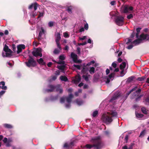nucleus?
I'll list each match as a JSON object with an SVG mask.
<instances>
[{
  "instance_id": "f257e3e1",
  "label": "nucleus",
  "mask_w": 149,
  "mask_h": 149,
  "mask_svg": "<svg viewBox=\"0 0 149 149\" xmlns=\"http://www.w3.org/2000/svg\"><path fill=\"white\" fill-rule=\"evenodd\" d=\"M117 113L115 111L106 112L103 114L101 119L104 122L107 124H109L113 120L111 117H117Z\"/></svg>"
},
{
  "instance_id": "f03ea898",
  "label": "nucleus",
  "mask_w": 149,
  "mask_h": 149,
  "mask_svg": "<svg viewBox=\"0 0 149 149\" xmlns=\"http://www.w3.org/2000/svg\"><path fill=\"white\" fill-rule=\"evenodd\" d=\"M101 138L100 136L93 137L92 138L91 141L94 143V144H87L86 145V147L88 148L94 147L96 149H99L101 147Z\"/></svg>"
},
{
  "instance_id": "7ed1b4c3",
  "label": "nucleus",
  "mask_w": 149,
  "mask_h": 149,
  "mask_svg": "<svg viewBox=\"0 0 149 149\" xmlns=\"http://www.w3.org/2000/svg\"><path fill=\"white\" fill-rule=\"evenodd\" d=\"M48 87L50 88L45 90V91L47 92H52L55 89L57 92H59V93H62L63 92L62 88L60 85H58L55 86L50 85Z\"/></svg>"
},
{
  "instance_id": "20e7f679",
  "label": "nucleus",
  "mask_w": 149,
  "mask_h": 149,
  "mask_svg": "<svg viewBox=\"0 0 149 149\" xmlns=\"http://www.w3.org/2000/svg\"><path fill=\"white\" fill-rule=\"evenodd\" d=\"M73 97V95L72 94H70L68 97H61L60 99V102L61 103H63L65 100H66L67 103H65V107L67 108H69L70 106V103Z\"/></svg>"
},
{
  "instance_id": "39448f33",
  "label": "nucleus",
  "mask_w": 149,
  "mask_h": 149,
  "mask_svg": "<svg viewBox=\"0 0 149 149\" xmlns=\"http://www.w3.org/2000/svg\"><path fill=\"white\" fill-rule=\"evenodd\" d=\"M12 52V51L9 49L8 46L5 45L3 48L2 55L3 57H9L11 56Z\"/></svg>"
},
{
  "instance_id": "423d86ee",
  "label": "nucleus",
  "mask_w": 149,
  "mask_h": 149,
  "mask_svg": "<svg viewBox=\"0 0 149 149\" xmlns=\"http://www.w3.org/2000/svg\"><path fill=\"white\" fill-rule=\"evenodd\" d=\"M115 22L116 24L119 26L122 25L124 22V18L121 16L116 17L115 19Z\"/></svg>"
},
{
  "instance_id": "0eeeda50",
  "label": "nucleus",
  "mask_w": 149,
  "mask_h": 149,
  "mask_svg": "<svg viewBox=\"0 0 149 149\" xmlns=\"http://www.w3.org/2000/svg\"><path fill=\"white\" fill-rule=\"evenodd\" d=\"M133 9V7L126 5L122 7L121 10L123 12L127 13H130V11L132 10Z\"/></svg>"
},
{
  "instance_id": "6e6552de",
  "label": "nucleus",
  "mask_w": 149,
  "mask_h": 149,
  "mask_svg": "<svg viewBox=\"0 0 149 149\" xmlns=\"http://www.w3.org/2000/svg\"><path fill=\"white\" fill-rule=\"evenodd\" d=\"M33 54L35 56H39L40 57L42 56V49L40 48H38L34 50L32 52Z\"/></svg>"
},
{
  "instance_id": "1a4fd4ad",
  "label": "nucleus",
  "mask_w": 149,
  "mask_h": 149,
  "mask_svg": "<svg viewBox=\"0 0 149 149\" xmlns=\"http://www.w3.org/2000/svg\"><path fill=\"white\" fill-rule=\"evenodd\" d=\"M71 57L72 58L74 62L76 63H80L81 62V60H78L77 59V56L73 52H72L71 54Z\"/></svg>"
},
{
  "instance_id": "9d476101",
  "label": "nucleus",
  "mask_w": 149,
  "mask_h": 149,
  "mask_svg": "<svg viewBox=\"0 0 149 149\" xmlns=\"http://www.w3.org/2000/svg\"><path fill=\"white\" fill-rule=\"evenodd\" d=\"M26 65L28 67L34 66L36 65V62L32 58H30L28 62H25Z\"/></svg>"
},
{
  "instance_id": "9b49d317",
  "label": "nucleus",
  "mask_w": 149,
  "mask_h": 149,
  "mask_svg": "<svg viewBox=\"0 0 149 149\" xmlns=\"http://www.w3.org/2000/svg\"><path fill=\"white\" fill-rule=\"evenodd\" d=\"M3 143L6 144L7 147H9L11 146L10 143L13 141V139L11 138H9L8 139L7 138L5 137L3 140Z\"/></svg>"
},
{
  "instance_id": "f8f14e48",
  "label": "nucleus",
  "mask_w": 149,
  "mask_h": 149,
  "mask_svg": "<svg viewBox=\"0 0 149 149\" xmlns=\"http://www.w3.org/2000/svg\"><path fill=\"white\" fill-rule=\"evenodd\" d=\"M81 80V76L78 74L74 78H72V81L75 84H77L80 82Z\"/></svg>"
},
{
  "instance_id": "ddd939ff",
  "label": "nucleus",
  "mask_w": 149,
  "mask_h": 149,
  "mask_svg": "<svg viewBox=\"0 0 149 149\" xmlns=\"http://www.w3.org/2000/svg\"><path fill=\"white\" fill-rule=\"evenodd\" d=\"M114 73H112L109 75V77H106L104 78L106 83L108 84L110 82L109 79H111V78H113L114 77Z\"/></svg>"
},
{
  "instance_id": "4468645a",
  "label": "nucleus",
  "mask_w": 149,
  "mask_h": 149,
  "mask_svg": "<svg viewBox=\"0 0 149 149\" xmlns=\"http://www.w3.org/2000/svg\"><path fill=\"white\" fill-rule=\"evenodd\" d=\"M126 65V63L125 62H123L120 65V69L122 70L121 72V76H123L124 75V74H122L124 72V69L125 68Z\"/></svg>"
},
{
  "instance_id": "2eb2a0df",
  "label": "nucleus",
  "mask_w": 149,
  "mask_h": 149,
  "mask_svg": "<svg viewBox=\"0 0 149 149\" xmlns=\"http://www.w3.org/2000/svg\"><path fill=\"white\" fill-rule=\"evenodd\" d=\"M25 48V46L24 45L22 44L18 45L17 46V53L19 54L22 52V49H24Z\"/></svg>"
},
{
  "instance_id": "dca6fc26",
  "label": "nucleus",
  "mask_w": 149,
  "mask_h": 149,
  "mask_svg": "<svg viewBox=\"0 0 149 149\" xmlns=\"http://www.w3.org/2000/svg\"><path fill=\"white\" fill-rule=\"evenodd\" d=\"M65 58V56L63 55H60L59 57V59L60 60H64ZM53 61H54L56 62L54 60H53ZM56 63L59 64H64V62L63 61H59L58 62H56Z\"/></svg>"
},
{
  "instance_id": "f3484780",
  "label": "nucleus",
  "mask_w": 149,
  "mask_h": 149,
  "mask_svg": "<svg viewBox=\"0 0 149 149\" xmlns=\"http://www.w3.org/2000/svg\"><path fill=\"white\" fill-rule=\"evenodd\" d=\"M140 38L141 39L143 40H149V35L148 34H142L140 36Z\"/></svg>"
},
{
  "instance_id": "a211bd4d",
  "label": "nucleus",
  "mask_w": 149,
  "mask_h": 149,
  "mask_svg": "<svg viewBox=\"0 0 149 149\" xmlns=\"http://www.w3.org/2000/svg\"><path fill=\"white\" fill-rule=\"evenodd\" d=\"M56 42L57 45H60L59 43V41L60 40L61 37V35L59 33H56Z\"/></svg>"
},
{
  "instance_id": "6ab92c4d",
  "label": "nucleus",
  "mask_w": 149,
  "mask_h": 149,
  "mask_svg": "<svg viewBox=\"0 0 149 149\" xmlns=\"http://www.w3.org/2000/svg\"><path fill=\"white\" fill-rule=\"evenodd\" d=\"M38 7V4L36 2L32 3L29 7V9H31L33 8H34V10L35 11L37 9Z\"/></svg>"
},
{
  "instance_id": "aec40b11",
  "label": "nucleus",
  "mask_w": 149,
  "mask_h": 149,
  "mask_svg": "<svg viewBox=\"0 0 149 149\" xmlns=\"http://www.w3.org/2000/svg\"><path fill=\"white\" fill-rule=\"evenodd\" d=\"M58 47L57 49H55L54 51V53L55 54H58L61 50V47L60 45H57Z\"/></svg>"
},
{
  "instance_id": "412c9836",
  "label": "nucleus",
  "mask_w": 149,
  "mask_h": 149,
  "mask_svg": "<svg viewBox=\"0 0 149 149\" xmlns=\"http://www.w3.org/2000/svg\"><path fill=\"white\" fill-rule=\"evenodd\" d=\"M143 40L141 39L140 37L139 38L134 40L132 42V43L134 44L135 45H137L142 42Z\"/></svg>"
},
{
  "instance_id": "4be33fe9",
  "label": "nucleus",
  "mask_w": 149,
  "mask_h": 149,
  "mask_svg": "<svg viewBox=\"0 0 149 149\" xmlns=\"http://www.w3.org/2000/svg\"><path fill=\"white\" fill-rule=\"evenodd\" d=\"M5 83L2 81L0 82V89L1 88L3 90H6L7 89V87L5 86Z\"/></svg>"
},
{
  "instance_id": "5701e85b",
  "label": "nucleus",
  "mask_w": 149,
  "mask_h": 149,
  "mask_svg": "<svg viewBox=\"0 0 149 149\" xmlns=\"http://www.w3.org/2000/svg\"><path fill=\"white\" fill-rule=\"evenodd\" d=\"M74 145V142H71L70 143H65L64 145V147L65 148H70L72 147Z\"/></svg>"
},
{
  "instance_id": "b1692460",
  "label": "nucleus",
  "mask_w": 149,
  "mask_h": 149,
  "mask_svg": "<svg viewBox=\"0 0 149 149\" xmlns=\"http://www.w3.org/2000/svg\"><path fill=\"white\" fill-rule=\"evenodd\" d=\"M45 31L43 28L42 27L41 28V31L39 33L38 39L40 40L42 34H44Z\"/></svg>"
},
{
  "instance_id": "393cba45",
  "label": "nucleus",
  "mask_w": 149,
  "mask_h": 149,
  "mask_svg": "<svg viewBox=\"0 0 149 149\" xmlns=\"http://www.w3.org/2000/svg\"><path fill=\"white\" fill-rule=\"evenodd\" d=\"M60 79L61 81H67L68 80L67 77L64 76H61L60 77Z\"/></svg>"
},
{
  "instance_id": "a878e982",
  "label": "nucleus",
  "mask_w": 149,
  "mask_h": 149,
  "mask_svg": "<svg viewBox=\"0 0 149 149\" xmlns=\"http://www.w3.org/2000/svg\"><path fill=\"white\" fill-rule=\"evenodd\" d=\"M58 68L61 70H63L65 67V65H58Z\"/></svg>"
},
{
  "instance_id": "bb28decb",
  "label": "nucleus",
  "mask_w": 149,
  "mask_h": 149,
  "mask_svg": "<svg viewBox=\"0 0 149 149\" xmlns=\"http://www.w3.org/2000/svg\"><path fill=\"white\" fill-rule=\"evenodd\" d=\"M141 28H138L136 29V38H139V33L140 31L141 30Z\"/></svg>"
},
{
  "instance_id": "cd10ccee",
  "label": "nucleus",
  "mask_w": 149,
  "mask_h": 149,
  "mask_svg": "<svg viewBox=\"0 0 149 149\" xmlns=\"http://www.w3.org/2000/svg\"><path fill=\"white\" fill-rule=\"evenodd\" d=\"M76 102L79 105H81L83 103V102L80 100H76Z\"/></svg>"
},
{
  "instance_id": "c85d7f7f",
  "label": "nucleus",
  "mask_w": 149,
  "mask_h": 149,
  "mask_svg": "<svg viewBox=\"0 0 149 149\" xmlns=\"http://www.w3.org/2000/svg\"><path fill=\"white\" fill-rule=\"evenodd\" d=\"M89 72L91 74H93L95 72V68L93 67H90Z\"/></svg>"
},
{
  "instance_id": "c756f323",
  "label": "nucleus",
  "mask_w": 149,
  "mask_h": 149,
  "mask_svg": "<svg viewBox=\"0 0 149 149\" xmlns=\"http://www.w3.org/2000/svg\"><path fill=\"white\" fill-rule=\"evenodd\" d=\"M37 61L41 65H43L45 64V63L44 62L42 58L37 60Z\"/></svg>"
},
{
  "instance_id": "7c9ffc66",
  "label": "nucleus",
  "mask_w": 149,
  "mask_h": 149,
  "mask_svg": "<svg viewBox=\"0 0 149 149\" xmlns=\"http://www.w3.org/2000/svg\"><path fill=\"white\" fill-rule=\"evenodd\" d=\"M3 126L5 127L8 128H11L13 127L11 125L7 124H3Z\"/></svg>"
},
{
  "instance_id": "2f4dec72",
  "label": "nucleus",
  "mask_w": 149,
  "mask_h": 149,
  "mask_svg": "<svg viewBox=\"0 0 149 149\" xmlns=\"http://www.w3.org/2000/svg\"><path fill=\"white\" fill-rule=\"evenodd\" d=\"M90 75L88 74H86L85 75H83L82 77L84 79L85 81H88V76H89Z\"/></svg>"
},
{
  "instance_id": "473e14b6",
  "label": "nucleus",
  "mask_w": 149,
  "mask_h": 149,
  "mask_svg": "<svg viewBox=\"0 0 149 149\" xmlns=\"http://www.w3.org/2000/svg\"><path fill=\"white\" fill-rule=\"evenodd\" d=\"M141 111L142 112L145 114H147L148 113L147 111H146V108L144 107L141 108Z\"/></svg>"
},
{
  "instance_id": "72a5a7b5",
  "label": "nucleus",
  "mask_w": 149,
  "mask_h": 149,
  "mask_svg": "<svg viewBox=\"0 0 149 149\" xmlns=\"http://www.w3.org/2000/svg\"><path fill=\"white\" fill-rule=\"evenodd\" d=\"M146 133V131L145 130H143L142 132H141L140 134L139 137H143L145 134Z\"/></svg>"
},
{
  "instance_id": "f704fd0d",
  "label": "nucleus",
  "mask_w": 149,
  "mask_h": 149,
  "mask_svg": "<svg viewBox=\"0 0 149 149\" xmlns=\"http://www.w3.org/2000/svg\"><path fill=\"white\" fill-rule=\"evenodd\" d=\"M37 15V13L35 11L32 12L31 14V16L32 17H34L36 16Z\"/></svg>"
},
{
  "instance_id": "c9c22d12",
  "label": "nucleus",
  "mask_w": 149,
  "mask_h": 149,
  "mask_svg": "<svg viewBox=\"0 0 149 149\" xmlns=\"http://www.w3.org/2000/svg\"><path fill=\"white\" fill-rule=\"evenodd\" d=\"M63 36L65 38H68L69 37V35L68 33V32H65L63 33Z\"/></svg>"
},
{
  "instance_id": "e433bc0d",
  "label": "nucleus",
  "mask_w": 149,
  "mask_h": 149,
  "mask_svg": "<svg viewBox=\"0 0 149 149\" xmlns=\"http://www.w3.org/2000/svg\"><path fill=\"white\" fill-rule=\"evenodd\" d=\"M117 97H118L117 96H116V95H114V96L110 100L109 102H112L113 100L116 99Z\"/></svg>"
},
{
  "instance_id": "4c0bfd02",
  "label": "nucleus",
  "mask_w": 149,
  "mask_h": 149,
  "mask_svg": "<svg viewBox=\"0 0 149 149\" xmlns=\"http://www.w3.org/2000/svg\"><path fill=\"white\" fill-rule=\"evenodd\" d=\"M136 88H137V87L136 86H135L132 89H131L129 92H128L127 93V95H129L133 91L135 90L136 89Z\"/></svg>"
},
{
  "instance_id": "58836bf2",
  "label": "nucleus",
  "mask_w": 149,
  "mask_h": 149,
  "mask_svg": "<svg viewBox=\"0 0 149 149\" xmlns=\"http://www.w3.org/2000/svg\"><path fill=\"white\" fill-rule=\"evenodd\" d=\"M146 77L145 76H143L141 77H138L137 80L140 81H143L145 78Z\"/></svg>"
},
{
  "instance_id": "ea45409f",
  "label": "nucleus",
  "mask_w": 149,
  "mask_h": 149,
  "mask_svg": "<svg viewBox=\"0 0 149 149\" xmlns=\"http://www.w3.org/2000/svg\"><path fill=\"white\" fill-rule=\"evenodd\" d=\"M136 117L138 118H141L143 116V115L142 114H141L139 113H136Z\"/></svg>"
},
{
  "instance_id": "a19ab883",
  "label": "nucleus",
  "mask_w": 149,
  "mask_h": 149,
  "mask_svg": "<svg viewBox=\"0 0 149 149\" xmlns=\"http://www.w3.org/2000/svg\"><path fill=\"white\" fill-rule=\"evenodd\" d=\"M98 113V111H94L92 115V116H93V117H95L97 115Z\"/></svg>"
},
{
  "instance_id": "79ce46f5",
  "label": "nucleus",
  "mask_w": 149,
  "mask_h": 149,
  "mask_svg": "<svg viewBox=\"0 0 149 149\" xmlns=\"http://www.w3.org/2000/svg\"><path fill=\"white\" fill-rule=\"evenodd\" d=\"M95 63V61H91L90 62L88 63L86 65L89 66H90L93 64H94Z\"/></svg>"
},
{
  "instance_id": "37998d69",
  "label": "nucleus",
  "mask_w": 149,
  "mask_h": 149,
  "mask_svg": "<svg viewBox=\"0 0 149 149\" xmlns=\"http://www.w3.org/2000/svg\"><path fill=\"white\" fill-rule=\"evenodd\" d=\"M73 66L74 67L76 68L78 70H80L81 69V66L79 65L74 64V65Z\"/></svg>"
},
{
  "instance_id": "c03bdc74",
  "label": "nucleus",
  "mask_w": 149,
  "mask_h": 149,
  "mask_svg": "<svg viewBox=\"0 0 149 149\" xmlns=\"http://www.w3.org/2000/svg\"><path fill=\"white\" fill-rule=\"evenodd\" d=\"M82 92V90L81 89H79L78 92H76L75 93V95L76 96H78V94L79 93H81Z\"/></svg>"
},
{
  "instance_id": "a18cd8bd",
  "label": "nucleus",
  "mask_w": 149,
  "mask_h": 149,
  "mask_svg": "<svg viewBox=\"0 0 149 149\" xmlns=\"http://www.w3.org/2000/svg\"><path fill=\"white\" fill-rule=\"evenodd\" d=\"M54 22H49L48 25L49 27H52L53 26Z\"/></svg>"
},
{
  "instance_id": "49530a36",
  "label": "nucleus",
  "mask_w": 149,
  "mask_h": 149,
  "mask_svg": "<svg viewBox=\"0 0 149 149\" xmlns=\"http://www.w3.org/2000/svg\"><path fill=\"white\" fill-rule=\"evenodd\" d=\"M40 13V14L38 15V18H40V17H41L43 16L44 13L43 12H39Z\"/></svg>"
},
{
  "instance_id": "de8ad7c7",
  "label": "nucleus",
  "mask_w": 149,
  "mask_h": 149,
  "mask_svg": "<svg viewBox=\"0 0 149 149\" xmlns=\"http://www.w3.org/2000/svg\"><path fill=\"white\" fill-rule=\"evenodd\" d=\"M86 38V36H83L82 37H79V40H85Z\"/></svg>"
},
{
  "instance_id": "09e8293b",
  "label": "nucleus",
  "mask_w": 149,
  "mask_h": 149,
  "mask_svg": "<svg viewBox=\"0 0 149 149\" xmlns=\"http://www.w3.org/2000/svg\"><path fill=\"white\" fill-rule=\"evenodd\" d=\"M87 42H85L82 43H79L78 44V45L79 46L80 45H84L86 44Z\"/></svg>"
},
{
  "instance_id": "8fccbe9b",
  "label": "nucleus",
  "mask_w": 149,
  "mask_h": 149,
  "mask_svg": "<svg viewBox=\"0 0 149 149\" xmlns=\"http://www.w3.org/2000/svg\"><path fill=\"white\" fill-rule=\"evenodd\" d=\"M112 65L114 68H115L116 67L117 64L115 62H113L112 63Z\"/></svg>"
},
{
  "instance_id": "3c124183",
  "label": "nucleus",
  "mask_w": 149,
  "mask_h": 149,
  "mask_svg": "<svg viewBox=\"0 0 149 149\" xmlns=\"http://www.w3.org/2000/svg\"><path fill=\"white\" fill-rule=\"evenodd\" d=\"M84 28L86 30H87L88 29V24H85L84 26Z\"/></svg>"
},
{
  "instance_id": "603ef678",
  "label": "nucleus",
  "mask_w": 149,
  "mask_h": 149,
  "mask_svg": "<svg viewBox=\"0 0 149 149\" xmlns=\"http://www.w3.org/2000/svg\"><path fill=\"white\" fill-rule=\"evenodd\" d=\"M5 92L4 91H2L0 92V97L3 95Z\"/></svg>"
},
{
  "instance_id": "864d4df0",
  "label": "nucleus",
  "mask_w": 149,
  "mask_h": 149,
  "mask_svg": "<svg viewBox=\"0 0 149 149\" xmlns=\"http://www.w3.org/2000/svg\"><path fill=\"white\" fill-rule=\"evenodd\" d=\"M146 104H149V96H148L145 100Z\"/></svg>"
},
{
  "instance_id": "5fc2aeb1",
  "label": "nucleus",
  "mask_w": 149,
  "mask_h": 149,
  "mask_svg": "<svg viewBox=\"0 0 149 149\" xmlns=\"http://www.w3.org/2000/svg\"><path fill=\"white\" fill-rule=\"evenodd\" d=\"M87 42L89 43L93 44V41L91 40V39L90 38H89L88 41H87Z\"/></svg>"
},
{
  "instance_id": "6e6d98bb",
  "label": "nucleus",
  "mask_w": 149,
  "mask_h": 149,
  "mask_svg": "<svg viewBox=\"0 0 149 149\" xmlns=\"http://www.w3.org/2000/svg\"><path fill=\"white\" fill-rule=\"evenodd\" d=\"M57 78V76L56 75L53 76L52 77V80H55Z\"/></svg>"
},
{
  "instance_id": "4d7b16f0",
  "label": "nucleus",
  "mask_w": 149,
  "mask_h": 149,
  "mask_svg": "<svg viewBox=\"0 0 149 149\" xmlns=\"http://www.w3.org/2000/svg\"><path fill=\"white\" fill-rule=\"evenodd\" d=\"M133 17V15L132 14H130L127 16V18L128 19H130Z\"/></svg>"
},
{
  "instance_id": "13d9d810",
  "label": "nucleus",
  "mask_w": 149,
  "mask_h": 149,
  "mask_svg": "<svg viewBox=\"0 0 149 149\" xmlns=\"http://www.w3.org/2000/svg\"><path fill=\"white\" fill-rule=\"evenodd\" d=\"M80 48L79 47H77V53L78 54H79L80 53Z\"/></svg>"
},
{
  "instance_id": "bf43d9fd",
  "label": "nucleus",
  "mask_w": 149,
  "mask_h": 149,
  "mask_svg": "<svg viewBox=\"0 0 149 149\" xmlns=\"http://www.w3.org/2000/svg\"><path fill=\"white\" fill-rule=\"evenodd\" d=\"M55 74L56 75H58L60 74V72L58 70L56 71Z\"/></svg>"
},
{
  "instance_id": "052dcab7",
  "label": "nucleus",
  "mask_w": 149,
  "mask_h": 149,
  "mask_svg": "<svg viewBox=\"0 0 149 149\" xmlns=\"http://www.w3.org/2000/svg\"><path fill=\"white\" fill-rule=\"evenodd\" d=\"M133 47V46L132 45H130L127 47V48L128 49H132Z\"/></svg>"
},
{
  "instance_id": "680f3d73",
  "label": "nucleus",
  "mask_w": 149,
  "mask_h": 149,
  "mask_svg": "<svg viewBox=\"0 0 149 149\" xmlns=\"http://www.w3.org/2000/svg\"><path fill=\"white\" fill-rule=\"evenodd\" d=\"M115 3H116V1H111L110 3V4L112 6H113V5H114L115 4Z\"/></svg>"
},
{
  "instance_id": "e2e57ef3",
  "label": "nucleus",
  "mask_w": 149,
  "mask_h": 149,
  "mask_svg": "<svg viewBox=\"0 0 149 149\" xmlns=\"http://www.w3.org/2000/svg\"><path fill=\"white\" fill-rule=\"evenodd\" d=\"M141 90L140 89H138L137 91H136V93L138 94H138L141 91Z\"/></svg>"
},
{
  "instance_id": "0e129e2a",
  "label": "nucleus",
  "mask_w": 149,
  "mask_h": 149,
  "mask_svg": "<svg viewBox=\"0 0 149 149\" xmlns=\"http://www.w3.org/2000/svg\"><path fill=\"white\" fill-rule=\"evenodd\" d=\"M128 41L126 42V44H128L130 42H131L132 41V40L130 39H127Z\"/></svg>"
},
{
  "instance_id": "69168bd1",
  "label": "nucleus",
  "mask_w": 149,
  "mask_h": 149,
  "mask_svg": "<svg viewBox=\"0 0 149 149\" xmlns=\"http://www.w3.org/2000/svg\"><path fill=\"white\" fill-rule=\"evenodd\" d=\"M84 29L83 27H82L80 28V29L79 30V32H82L83 31H84Z\"/></svg>"
},
{
  "instance_id": "338daca9",
  "label": "nucleus",
  "mask_w": 149,
  "mask_h": 149,
  "mask_svg": "<svg viewBox=\"0 0 149 149\" xmlns=\"http://www.w3.org/2000/svg\"><path fill=\"white\" fill-rule=\"evenodd\" d=\"M52 62H50L47 64V65L49 67H50L52 65Z\"/></svg>"
},
{
  "instance_id": "774afa93",
  "label": "nucleus",
  "mask_w": 149,
  "mask_h": 149,
  "mask_svg": "<svg viewBox=\"0 0 149 149\" xmlns=\"http://www.w3.org/2000/svg\"><path fill=\"white\" fill-rule=\"evenodd\" d=\"M109 72H110L109 70V69H107L106 70V74H108L109 73Z\"/></svg>"
}]
</instances>
